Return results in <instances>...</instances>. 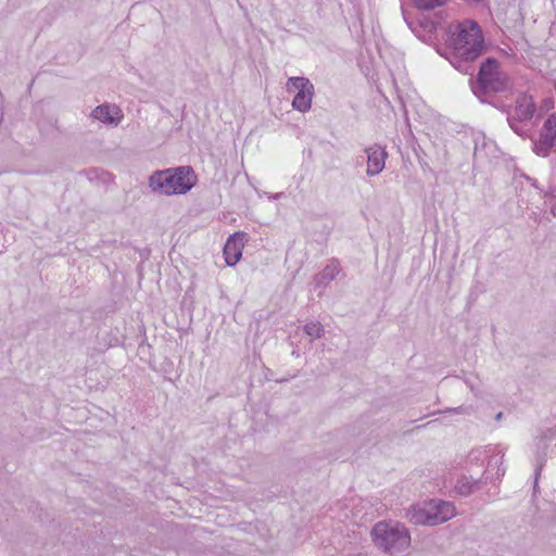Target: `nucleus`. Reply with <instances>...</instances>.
<instances>
[{
  "instance_id": "f257e3e1",
  "label": "nucleus",
  "mask_w": 556,
  "mask_h": 556,
  "mask_svg": "<svg viewBox=\"0 0 556 556\" xmlns=\"http://www.w3.org/2000/svg\"><path fill=\"white\" fill-rule=\"evenodd\" d=\"M446 34L447 60L456 70L467 73L468 63L478 59L485 48L480 25L464 20L451 24Z\"/></svg>"
},
{
  "instance_id": "f03ea898",
  "label": "nucleus",
  "mask_w": 556,
  "mask_h": 556,
  "mask_svg": "<svg viewBox=\"0 0 556 556\" xmlns=\"http://www.w3.org/2000/svg\"><path fill=\"white\" fill-rule=\"evenodd\" d=\"M375 546L390 556H404L410 549V533L408 529L395 521H379L371 529Z\"/></svg>"
},
{
  "instance_id": "7ed1b4c3",
  "label": "nucleus",
  "mask_w": 556,
  "mask_h": 556,
  "mask_svg": "<svg viewBox=\"0 0 556 556\" xmlns=\"http://www.w3.org/2000/svg\"><path fill=\"white\" fill-rule=\"evenodd\" d=\"M197 182L194 170L190 166H178L156 170L149 177V188L162 195L186 194Z\"/></svg>"
},
{
  "instance_id": "20e7f679",
  "label": "nucleus",
  "mask_w": 556,
  "mask_h": 556,
  "mask_svg": "<svg viewBox=\"0 0 556 556\" xmlns=\"http://www.w3.org/2000/svg\"><path fill=\"white\" fill-rule=\"evenodd\" d=\"M455 515L454 504L440 498L414 504L406 510V518L416 526H438L451 520Z\"/></svg>"
},
{
  "instance_id": "39448f33",
  "label": "nucleus",
  "mask_w": 556,
  "mask_h": 556,
  "mask_svg": "<svg viewBox=\"0 0 556 556\" xmlns=\"http://www.w3.org/2000/svg\"><path fill=\"white\" fill-rule=\"evenodd\" d=\"M506 88L507 77L501 72L498 62L488 58L480 66L477 84L472 87L473 93L481 101H485V96L504 91Z\"/></svg>"
},
{
  "instance_id": "423d86ee",
  "label": "nucleus",
  "mask_w": 556,
  "mask_h": 556,
  "mask_svg": "<svg viewBox=\"0 0 556 556\" xmlns=\"http://www.w3.org/2000/svg\"><path fill=\"white\" fill-rule=\"evenodd\" d=\"M289 93L295 92L292 108L301 113L311 110L314 96V86L306 77H290L286 84Z\"/></svg>"
},
{
  "instance_id": "0eeeda50",
  "label": "nucleus",
  "mask_w": 556,
  "mask_h": 556,
  "mask_svg": "<svg viewBox=\"0 0 556 556\" xmlns=\"http://www.w3.org/2000/svg\"><path fill=\"white\" fill-rule=\"evenodd\" d=\"M536 110L533 98L527 93H520L516 99L515 114L507 117L510 128L517 134L522 135V128L518 122L529 121L533 117Z\"/></svg>"
},
{
  "instance_id": "6e6552de",
  "label": "nucleus",
  "mask_w": 556,
  "mask_h": 556,
  "mask_svg": "<svg viewBox=\"0 0 556 556\" xmlns=\"http://www.w3.org/2000/svg\"><path fill=\"white\" fill-rule=\"evenodd\" d=\"M556 146V114H551L542 125L539 140L534 141L533 152L542 157Z\"/></svg>"
},
{
  "instance_id": "1a4fd4ad",
  "label": "nucleus",
  "mask_w": 556,
  "mask_h": 556,
  "mask_svg": "<svg viewBox=\"0 0 556 556\" xmlns=\"http://www.w3.org/2000/svg\"><path fill=\"white\" fill-rule=\"evenodd\" d=\"M247 242V233L238 231L231 235L224 247L225 262L228 266H235L242 256V250Z\"/></svg>"
},
{
  "instance_id": "9d476101",
  "label": "nucleus",
  "mask_w": 556,
  "mask_h": 556,
  "mask_svg": "<svg viewBox=\"0 0 556 556\" xmlns=\"http://www.w3.org/2000/svg\"><path fill=\"white\" fill-rule=\"evenodd\" d=\"M367 155V169L368 176H376L380 174L386 165L388 156L387 151L379 144H372L365 150Z\"/></svg>"
},
{
  "instance_id": "9b49d317",
  "label": "nucleus",
  "mask_w": 556,
  "mask_h": 556,
  "mask_svg": "<svg viewBox=\"0 0 556 556\" xmlns=\"http://www.w3.org/2000/svg\"><path fill=\"white\" fill-rule=\"evenodd\" d=\"M91 117L103 124L116 126L122 121L123 113L117 105L104 103L91 112Z\"/></svg>"
},
{
  "instance_id": "f8f14e48",
  "label": "nucleus",
  "mask_w": 556,
  "mask_h": 556,
  "mask_svg": "<svg viewBox=\"0 0 556 556\" xmlns=\"http://www.w3.org/2000/svg\"><path fill=\"white\" fill-rule=\"evenodd\" d=\"M340 273V266L337 262H331L327 265L323 271L316 275L315 280L317 283H328L333 280Z\"/></svg>"
},
{
  "instance_id": "ddd939ff",
  "label": "nucleus",
  "mask_w": 556,
  "mask_h": 556,
  "mask_svg": "<svg viewBox=\"0 0 556 556\" xmlns=\"http://www.w3.org/2000/svg\"><path fill=\"white\" fill-rule=\"evenodd\" d=\"M477 481L471 480L467 477H463L457 480L455 484V490L457 491L458 494L467 496L477 489Z\"/></svg>"
},
{
  "instance_id": "4468645a",
  "label": "nucleus",
  "mask_w": 556,
  "mask_h": 556,
  "mask_svg": "<svg viewBox=\"0 0 556 556\" xmlns=\"http://www.w3.org/2000/svg\"><path fill=\"white\" fill-rule=\"evenodd\" d=\"M303 330L312 340L321 338L325 332L324 327L319 321L307 323L304 325Z\"/></svg>"
},
{
  "instance_id": "2eb2a0df",
  "label": "nucleus",
  "mask_w": 556,
  "mask_h": 556,
  "mask_svg": "<svg viewBox=\"0 0 556 556\" xmlns=\"http://www.w3.org/2000/svg\"><path fill=\"white\" fill-rule=\"evenodd\" d=\"M446 0H414V4L419 10H433L444 5Z\"/></svg>"
},
{
  "instance_id": "dca6fc26",
  "label": "nucleus",
  "mask_w": 556,
  "mask_h": 556,
  "mask_svg": "<svg viewBox=\"0 0 556 556\" xmlns=\"http://www.w3.org/2000/svg\"><path fill=\"white\" fill-rule=\"evenodd\" d=\"M471 408L469 406H458L454 408H447L445 412L456 413V414H469Z\"/></svg>"
},
{
  "instance_id": "f3484780",
  "label": "nucleus",
  "mask_w": 556,
  "mask_h": 556,
  "mask_svg": "<svg viewBox=\"0 0 556 556\" xmlns=\"http://www.w3.org/2000/svg\"><path fill=\"white\" fill-rule=\"evenodd\" d=\"M503 414L502 413H498L495 417L496 420H500L502 418Z\"/></svg>"
},
{
  "instance_id": "a211bd4d",
  "label": "nucleus",
  "mask_w": 556,
  "mask_h": 556,
  "mask_svg": "<svg viewBox=\"0 0 556 556\" xmlns=\"http://www.w3.org/2000/svg\"><path fill=\"white\" fill-rule=\"evenodd\" d=\"M554 87H555V90H556V83H555Z\"/></svg>"
}]
</instances>
